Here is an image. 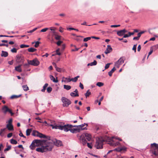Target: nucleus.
I'll use <instances>...</instances> for the list:
<instances>
[{"label":"nucleus","mask_w":158,"mask_h":158,"mask_svg":"<svg viewBox=\"0 0 158 158\" xmlns=\"http://www.w3.org/2000/svg\"><path fill=\"white\" fill-rule=\"evenodd\" d=\"M54 121L52 122L51 124L50 125L52 129H59L61 130H64L65 131L67 132L69 131L72 133L79 132L81 131L78 127L77 125H73L71 124H67L62 126L59 124L53 123Z\"/></svg>","instance_id":"1"},{"label":"nucleus","mask_w":158,"mask_h":158,"mask_svg":"<svg viewBox=\"0 0 158 158\" xmlns=\"http://www.w3.org/2000/svg\"><path fill=\"white\" fill-rule=\"evenodd\" d=\"M114 138V137H110L108 136H106L105 139H103L102 138H98L96 139L95 146L97 149L102 148H103V142L105 141L108 142V143L112 146H116L119 145H120L119 142H115L113 140V139Z\"/></svg>","instance_id":"2"},{"label":"nucleus","mask_w":158,"mask_h":158,"mask_svg":"<svg viewBox=\"0 0 158 158\" xmlns=\"http://www.w3.org/2000/svg\"><path fill=\"white\" fill-rule=\"evenodd\" d=\"M40 148H37L36 149L38 152L43 153L52 150L53 147V144L52 142H46L42 145Z\"/></svg>","instance_id":"3"},{"label":"nucleus","mask_w":158,"mask_h":158,"mask_svg":"<svg viewBox=\"0 0 158 158\" xmlns=\"http://www.w3.org/2000/svg\"><path fill=\"white\" fill-rule=\"evenodd\" d=\"M85 137L89 141H90L91 139V135L88 133H85L81 135L79 137V139L80 142L82 143L83 145H85L87 143V141L85 139Z\"/></svg>","instance_id":"4"},{"label":"nucleus","mask_w":158,"mask_h":158,"mask_svg":"<svg viewBox=\"0 0 158 158\" xmlns=\"http://www.w3.org/2000/svg\"><path fill=\"white\" fill-rule=\"evenodd\" d=\"M151 146L153 149L152 151V153L156 156H158V144L154 143L151 144Z\"/></svg>","instance_id":"5"},{"label":"nucleus","mask_w":158,"mask_h":158,"mask_svg":"<svg viewBox=\"0 0 158 158\" xmlns=\"http://www.w3.org/2000/svg\"><path fill=\"white\" fill-rule=\"evenodd\" d=\"M61 101L63 103L62 106L64 107H68L71 103L70 100L64 97L61 98Z\"/></svg>","instance_id":"6"},{"label":"nucleus","mask_w":158,"mask_h":158,"mask_svg":"<svg viewBox=\"0 0 158 158\" xmlns=\"http://www.w3.org/2000/svg\"><path fill=\"white\" fill-rule=\"evenodd\" d=\"M50 142L51 141L44 140H40L39 139H35L32 141V144L34 143H35L36 145V146H38L40 145L41 146L44 145V143H46V142Z\"/></svg>","instance_id":"7"},{"label":"nucleus","mask_w":158,"mask_h":158,"mask_svg":"<svg viewBox=\"0 0 158 158\" xmlns=\"http://www.w3.org/2000/svg\"><path fill=\"white\" fill-rule=\"evenodd\" d=\"M16 62L18 63H23L24 61V57L21 54H18L16 56Z\"/></svg>","instance_id":"8"},{"label":"nucleus","mask_w":158,"mask_h":158,"mask_svg":"<svg viewBox=\"0 0 158 158\" xmlns=\"http://www.w3.org/2000/svg\"><path fill=\"white\" fill-rule=\"evenodd\" d=\"M28 63L30 64L35 66H38L40 64V62L37 59H35L31 60H28Z\"/></svg>","instance_id":"9"},{"label":"nucleus","mask_w":158,"mask_h":158,"mask_svg":"<svg viewBox=\"0 0 158 158\" xmlns=\"http://www.w3.org/2000/svg\"><path fill=\"white\" fill-rule=\"evenodd\" d=\"M52 142L56 146H60L62 145L61 141L56 139H53Z\"/></svg>","instance_id":"10"},{"label":"nucleus","mask_w":158,"mask_h":158,"mask_svg":"<svg viewBox=\"0 0 158 158\" xmlns=\"http://www.w3.org/2000/svg\"><path fill=\"white\" fill-rule=\"evenodd\" d=\"M128 32L127 30L125 29H124L122 30H121L117 31V34L119 36H122L123 35L126 33Z\"/></svg>","instance_id":"11"},{"label":"nucleus","mask_w":158,"mask_h":158,"mask_svg":"<svg viewBox=\"0 0 158 158\" xmlns=\"http://www.w3.org/2000/svg\"><path fill=\"white\" fill-rule=\"evenodd\" d=\"M126 148L124 146H123L122 147H118V148L115 149L114 150L118 152H121L122 151H126Z\"/></svg>","instance_id":"12"},{"label":"nucleus","mask_w":158,"mask_h":158,"mask_svg":"<svg viewBox=\"0 0 158 158\" xmlns=\"http://www.w3.org/2000/svg\"><path fill=\"white\" fill-rule=\"evenodd\" d=\"M37 136L39 137L40 138H46L47 139L50 140V137L47 136L46 135L39 132L38 133V134L37 135Z\"/></svg>","instance_id":"13"},{"label":"nucleus","mask_w":158,"mask_h":158,"mask_svg":"<svg viewBox=\"0 0 158 158\" xmlns=\"http://www.w3.org/2000/svg\"><path fill=\"white\" fill-rule=\"evenodd\" d=\"M112 50V49L111 47V46L110 45H107V48L106 49V51L105 52V53L106 54H107Z\"/></svg>","instance_id":"14"},{"label":"nucleus","mask_w":158,"mask_h":158,"mask_svg":"<svg viewBox=\"0 0 158 158\" xmlns=\"http://www.w3.org/2000/svg\"><path fill=\"white\" fill-rule=\"evenodd\" d=\"M85 123H84V124H82L80 125H78L77 127H79V129L80 131L85 130L87 129L86 127H84L85 126Z\"/></svg>","instance_id":"15"},{"label":"nucleus","mask_w":158,"mask_h":158,"mask_svg":"<svg viewBox=\"0 0 158 158\" xmlns=\"http://www.w3.org/2000/svg\"><path fill=\"white\" fill-rule=\"evenodd\" d=\"M124 60L122 58H120L115 63H116L118 65H121L124 62Z\"/></svg>","instance_id":"16"},{"label":"nucleus","mask_w":158,"mask_h":158,"mask_svg":"<svg viewBox=\"0 0 158 158\" xmlns=\"http://www.w3.org/2000/svg\"><path fill=\"white\" fill-rule=\"evenodd\" d=\"M22 65H19L18 66H16L15 68V69L17 71L21 72H22V69L21 68Z\"/></svg>","instance_id":"17"},{"label":"nucleus","mask_w":158,"mask_h":158,"mask_svg":"<svg viewBox=\"0 0 158 158\" xmlns=\"http://www.w3.org/2000/svg\"><path fill=\"white\" fill-rule=\"evenodd\" d=\"M8 56V53L7 52L2 51L1 54L2 57H6Z\"/></svg>","instance_id":"18"},{"label":"nucleus","mask_w":158,"mask_h":158,"mask_svg":"<svg viewBox=\"0 0 158 158\" xmlns=\"http://www.w3.org/2000/svg\"><path fill=\"white\" fill-rule=\"evenodd\" d=\"M97 64V62L95 60H94L93 62H91L90 63H89L87 64V66H94L95 65Z\"/></svg>","instance_id":"19"},{"label":"nucleus","mask_w":158,"mask_h":158,"mask_svg":"<svg viewBox=\"0 0 158 158\" xmlns=\"http://www.w3.org/2000/svg\"><path fill=\"white\" fill-rule=\"evenodd\" d=\"M50 79L52 81L54 82L57 83L58 82V81L57 79L56 80L54 77L52 75H50ZM56 79H57V77H56Z\"/></svg>","instance_id":"20"},{"label":"nucleus","mask_w":158,"mask_h":158,"mask_svg":"<svg viewBox=\"0 0 158 158\" xmlns=\"http://www.w3.org/2000/svg\"><path fill=\"white\" fill-rule=\"evenodd\" d=\"M116 70V69L114 67L111 71L108 72V75L110 77L112 75V73Z\"/></svg>","instance_id":"21"},{"label":"nucleus","mask_w":158,"mask_h":158,"mask_svg":"<svg viewBox=\"0 0 158 158\" xmlns=\"http://www.w3.org/2000/svg\"><path fill=\"white\" fill-rule=\"evenodd\" d=\"M37 49L33 48H31L27 49L28 51L29 52H34L36 51Z\"/></svg>","instance_id":"22"},{"label":"nucleus","mask_w":158,"mask_h":158,"mask_svg":"<svg viewBox=\"0 0 158 158\" xmlns=\"http://www.w3.org/2000/svg\"><path fill=\"white\" fill-rule=\"evenodd\" d=\"M36 145L35 143H34L32 144V143L31 144L30 146V148L32 150H34L35 149V147L37 146H36Z\"/></svg>","instance_id":"23"},{"label":"nucleus","mask_w":158,"mask_h":158,"mask_svg":"<svg viewBox=\"0 0 158 158\" xmlns=\"http://www.w3.org/2000/svg\"><path fill=\"white\" fill-rule=\"evenodd\" d=\"M64 88L66 90H68L71 89V86L69 85H64Z\"/></svg>","instance_id":"24"},{"label":"nucleus","mask_w":158,"mask_h":158,"mask_svg":"<svg viewBox=\"0 0 158 158\" xmlns=\"http://www.w3.org/2000/svg\"><path fill=\"white\" fill-rule=\"evenodd\" d=\"M21 96V94H20L19 95H13L11 96L10 97V98L12 99H13L14 98H17L19 97H20Z\"/></svg>","instance_id":"25"},{"label":"nucleus","mask_w":158,"mask_h":158,"mask_svg":"<svg viewBox=\"0 0 158 158\" xmlns=\"http://www.w3.org/2000/svg\"><path fill=\"white\" fill-rule=\"evenodd\" d=\"M22 87L24 91H27L29 90V88L27 85H23L22 86Z\"/></svg>","instance_id":"26"},{"label":"nucleus","mask_w":158,"mask_h":158,"mask_svg":"<svg viewBox=\"0 0 158 158\" xmlns=\"http://www.w3.org/2000/svg\"><path fill=\"white\" fill-rule=\"evenodd\" d=\"M39 132L33 130L32 133V135L34 136H37Z\"/></svg>","instance_id":"27"},{"label":"nucleus","mask_w":158,"mask_h":158,"mask_svg":"<svg viewBox=\"0 0 158 158\" xmlns=\"http://www.w3.org/2000/svg\"><path fill=\"white\" fill-rule=\"evenodd\" d=\"M31 131V129H27L26 130V135L28 136L30 135V133Z\"/></svg>","instance_id":"28"},{"label":"nucleus","mask_w":158,"mask_h":158,"mask_svg":"<svg viewBox=\"0 0 158 158\" xmlns=\"http://www.w3.org/2000/svg\"><path fill=\"white\" fill-rule=\"evenodd\" d=\"M48 84L47 83H46L44 85L43 87V89L41 90V91L42 92H44L46 89V87L48 86Z\"/></svg>","instance_id":"29"},{"label":"nucleus","mask_w":158,"mask_h":158,"mask_svg":"<svg viewBox=\"0 0 158 158\" xmlns=\"http://www.w3.org/2000/svg\"><path fill=\"white\" fill-rule=\"evenodd\" d=\"M12 121V119L11 118L9 119V120L8 121V123L7 125H6V127H8L10 125L11 127H12V124H11V123Z\"/></svg>","instance_id":"30"},{"label":"nucleus","mask_w":158,"mask_h":158,"mask_svg":"<svg viewBox=\"0 0 158 158\" xmlns=\"http://www.w3.org/2000/svg\"><path fill=\"white\" fill-rule=\"evenodd\" d=\"M3 110H4V113H6L8 111L9 108L6 106H4L2 108Z\"/></svg>","instance_id":"31"},{"label":"nucleus","mask_w":158,"mask_h":158,"mask_svg":"<svg viewBox=\"0 0 158 158\" xmlns=\"http://www.w3.org/2000/svg\"><path fill=\"white\" fill-rule=\"evenodd\" d=\"M10 141L11 143L13 144H16L17 143V142L13 139H10Z\"/></svg>","instance_id":"32"},{"label":"nucleus","mask_w":158,"mask_h":158,"mask_svg":"<svg viewBox=\"0 0 158 158\" xmlns=\"http://www.w3.org/2000/svg\"><path fill=\"white\" fill-rule=\"evenodd\" d=\"M70 95L71 96L73 97H76L78 96H79L78 93L76 94L74 92L71 93L70 94Z\"/></svg>","instance_id":"33"},{"label":"nucleus","mask_w":158,"mask_h":158,"mask_svg":"<svg viewBox=\"0 0 158 158\" xmlns=\"http://www.w3.org/2000/svg\"><path fill=\"white\" fill-rule=\"evenodd\" d=\"M89 90H88L86 93L85 94V95L86 97V98H87V97L89 95L91 94V92H90L89 91Z\"/></svg>","instance_id":"34"},{"label":"nucleus","mask_w":158,"mask_h":158,"mask_svg":"<svg viewBox=\"0 0 158 158\" xmlns=\"http://www.w3.org/2000/svg\"><path fill=\"white\" fill-rule=\"evenodd\" d=\"M29 47V45H25L24 44H22L20 45V47L21 48H27Z\"/></svg>","instance_id":"35"},{"label":"nucleus","mask_w":158,"mask_h":158,"mask_svg":"<svg viewBox=\"0 0 158 158\" xmlns=\"http://www.w3.org/2000/svg\"><path fill=\"white\" fill-rule=\"evenodd\" d=\"M104 85V84L101 82H98L96 84V85L99 87H101Z\"/></svg>","instance_id":"36"},{"label":"nucleus","mask_w":158,"mask_h":158,"mask_svg":"<svg viewBox=\"0 0 158 158\" xmlns=\"http://www.w3.org/2000/svg\"><path fill=\"white\" fill-rule=\"evenodd\" d=\"M40 43V42L38 41L35 42V44L34 45V47L35 48L38 47L39 46V44Z\"/></svg>","instance_id":"37"},{"label":"nucleus","mask_w":158,"mask_h":158,"mask_svg":"<svg viewBox=\"0 0 158 158\" xmlns=\"http://www.w3.org/2000/svg\"><path fill=\"white\" fill-rule=\"evenodd\" d=\"M11 146L10 145H7V148L4 149V151H8L11 149Z\"/></svg>","instance_id":"38"},{"label":"nucleus","mask_w":158,"mask_h":158,"mask_svg":"<svg viewBox=\"0 0 158 158\" xmlns=\"http://www.w3.org/2000/svg\"><path fill=\"white\" fill-rule=\"evenodd\" d=\"M91 37H87L85 38L83 40V41L84 42H86L89 40L91 39Z\"/></svg>","instance_id":"39"},{"label":"nucleus","mask_w":158,"mask_h":158,"mask_svg":"<svg viewBox=\"0 0 158 158\" xmlns=\"http://www.w3.org/2000/svg\"><path fill=\"white\" fill-rule=\"evenodd\" d=\"M60 49L59 48H58L56 51V54L57 55H61V53L59 52Z\"/></svg>","instance_id":"40"},{"label":"nucleus","mask_w":158,"mask_h":158,"mask_svg":"<svg viewBox=\"0 0 158 158\" xmlns=\"http://www.w3.org/2000/svg\"><path fill=\"white\" fill-rule=\"evenodd\" d=\"M8 130L10 131H11L13 130V125H12V127H11L10 125L8 127H6Z\"/></svg>","instance_id":"41"},{"label":"nucleus","mask_w":158,"mask_h":158,"mask_svg":"<svg viewBox=\"0 0 158 158\" xmlns=\"http://www.w3.org/2000/svg\"><path fill=\"white\" fill-rule=\"evenodd\" d=\"M137 45V44L134 45L132 49V50L134 51L135 52H136V48Z\"/></svg>","instance_id":"42"},{"label":"nucleus","mask_w":158,"mask_h":158,"mask_svg":"<svg viewBox=\"0 0 158 158\" xmlns=\"http://www.w3.org/2000/svg\"><path fill=\"white\" fill-rule=\"evenodd\" d=\"M11 51L12 53H16L17 52V49L15 48H13L11 49Z\"/></svg>","instance_id":"43"},{"label":"nucleus","mask_w":158,"mask_h":158,"mask_svg":"<svg viewBox=\"0 0 158 158\" xmlns=\"http://www.w3.org/2000/svg\"><path fill=\"white\" fill-rule=\"evenodd\" d=\"M52 89L51 87H48L47 89V91L48 93H50L52 91Z\"/></svg>","instance_id":"44"},{"label":"nucleus","mask_w":158,"mask_h":158,"mask_svg":"<svg viewBox=\"0 0 158 158\" xmlns=\"http://www.w3.org/2000/svg\"><path fill=\"white\" fill-rule=\"evenodd\" d=\"M56 70L60 72H61L62 71V69L58 67L57 66H56V67L55 68Z\"/></svg>","instance_id":"45"},{"label":"nucleus","mask_w":158,"mask_h":158,"mask_svg":"<svg viewBox=\"0 0 158 158\" xmlns=\"http://www.w3.org/2000/svg\"><path fill=\"white\" fill-rule=\"evenodd\" d=\"M48 29L49 28H45L41 30L40 31L41 32H46Z\"/></svg>","instance_id":"46"},{"label":"nucleus","mask_w":158,"mask_h":158,"mask_svg":"<svg viewBox=\"0 0 158 158\" xmlns=\"http://www.w3.org/2000/svg\"><path fill=\"white\" fill-rule=\"evenodd\" d=\"M110 64H111V63H107V64H106L105 66V69H107L108 68H109L110 66Z\"/></svg>","instance_id":"47"},{"label":"nucleus","mask_w":158,"mask_h":158,"mask_svg":"<svg viewBox=\"0 0 158 158\" xmlns=\"http://www.w3.org/2000/svg\"><path fill=\"white\" fill-rule=\"evenodd\" d=\"M77 38H75V40L77 41H79L80 40V38H78V37H83L82 36H77Z\"/></svg>","instance_id":"48"},{"label":"nucleus","mask_w":158,"mask_h":158,"mask_svg":"<svg viewBox=\"0 0 158 158\" xmlns=\"http://www.w3.org/2000/svg\"><path fill=\"white\" fill-rule=\"evenodd\" d=\"M87 143V145L88 148H89L91 149L92 148V146L91 145V143Z\"/></svg>","instance_id":"49"},{"label":"nucleus","mask_w":158,"mask_h":158,"mask_svg":"<svg viewBox=\"0 0 158 158\" xmlns=\"http://www.w3.org/2000/svg\"><path fill=\"white\" fill-rule=\"evenodd\" d=\"M5 129L4 128V129H1V131L0 132V135H1L2 136H3L2 134V133L3 132L5 131Z\"/></svg>","instance_id":"50"},{"label":"nucleus","mask_w":158,"mask_h":158,"mask_svg":"<svg viewBox=\"0 0 158 158\" xmlns=\"http://www.w3.org/2000/svg\"><path fill=\"white\" fill-rule=\"evenodd\" d=\"M72 81L74 82H76L77 81V77H75L74 78H72Z\"/></svg>","instance_id":"51"},{"label":"nucleus","mask_w":158,"mask_h":158,"mask_svg":"<svg viewBox=\"0 0 158 158\" xmlns=\"http://www.w3.org/2000/svg\"><path fill=\"white\" fill-rule=\"evenodd\" d=\"M61 36L59 35H56L55 38L56 40H59L60 39Z\"/></svg>","instance_id":"52"},{"label":"nucleus","mask_w":158,"mask_h":158,"mask_svg":"<svg viewBox=\"0 0 158 158\" xmlns=\"http://www.w3.org/2000/svg\"><path fill=\"white\" fill-rule=\"evenodd\" d=\"M8 46L9 45L8 44H0V46H6L7 47H8Z\"/></svg>","instance_id":"53"},{"label":"nucleus","mask_w":158,"mask_h":158,"mask_svg":"<svg viewBox=\"0 0 158 158\" xmlns=\"http://www.w3.org/2000/svg\"><path fill=\"white\" fill-rule=\"evenodd\" d=\"M65 79L67 80V82H69L72 81V79L68 78H65Z\"/></svg>","instance_id":"54"},{"label":"nucleus","mask_w":158,"mask_h":158,"mask_svg":"<svg viewBox=\"0 0 158 158\" xmlns=\"http://www.w3.org/2000/svg\"><path fill=\"white\" fill-rule=\"evenodd\" d=\"M63 42L61 41H58L57 43H56V44H57V45L58 46H60L61 44Z\"/></svg>","instance_id":"55"},{"label":"nucleus","mask_w":158,"mask_h":158,"mask_svg":"<svg viewBox=\"0 0 158 158\" xmlns=\"http://www.w3.org/2000/svg\"><path fill=\"white\" fill-rule=\"evenodd\" d=\"M19 135L21 136V137H23V138H26V137L25 136H24L23 133H22V132H20V133H19Z\"/></svg>","instance_id":"56"},{"label":"nucleus","mask_w":158,"mask_h":158,"mask_svg":"<svg viewBox=\"0 0 158 158\" xmlns=\"http://www.w3.org/2000/svg\"><path fill=\"white\" fill-rule=\"evenodd\" d=\"M120 26V25H112L110 26V27H119V26Z\"/></svg>","instance_id":"57"},{"label":"nucleus","mask_w":158,"mask_h":158,"mask_svg":"<svg viewBox=\"0 0 158 158\" xmlns=\"http://www.w3.org/2000/svg\"><path fill=\"white\" fill-rule=\"evenodd\" d=\"M68 29L69 30H75V31H78V29H75V28H72V27L69 28Z\"/></svg>","instance_id":"58"},{"label":"nucleus","mask_w":158,"mask_h":158,"mask_svg":"<svg viewBox=\"0 0 158 158\" xmlns=\"http://www.w3.org/2000/svg\"><path fill=\"white\" fill-rule=\"evenodd\" d=\"M79 86L81 88V89H84L83 85L81 82L80 83Z\"/></svg>","instance_id":"59"},{"label":"nucleus","mask_w":158,"mask_h":158,"mask_svg":"<svg viewBox=\"0 0 158 158\" xmlns=\"http://www.w3.org/2000/svg\"><path fill=\"white\" fill-rule=\"evenodd\" d=\"M12 135V133H10L8 134L7 135V137L8 138H10L11 137Z\"/></svg>","instance_id":"60"},{"label":"nucleus","mask_w":158,"mask_h":158,"mask_svg":"<svg viewBox=\"0 0 158 158\" xmlns=\"http://www.w3.org/2000/svg\"><path fill=\"white\" fill-rule=\"evenodd\" d=\"M65 45L64 44H63L61 46V49L62 50H63L65 48Z\"/></svg>","instance_id":"61"},{"label":"nucleus","mask_w":158,"mask_h":158,"mask_svg":"<svg viewBox=\"0 0 158 158\" xmlns=\"http://www.w3.org/2000/svg\"><path fill=\"white\" fill-rule=\"evenodd\" d=\"M141 48V45H139L138 46V47L137 48V50L138 52H139Z\"/></svg>","instance_id":"62"},{"label":"nucleus","mask_w":158,"mask_h":158,"mask_svg":"<svg viewBox=\"0 0 158 158\" xmlns=\"http://www.w3.org/2000/svg\"><path fill=\"white\" fill-rule=\"evenodd\" d=\"M8 63L9 64H10V65H12V64H13V60H12L11 61H9L8 62Z\"/></svg>","instance_id":"63"},{"label":"nucleus","mask_w":158,"mask_h":158,"mask_svg":"<svg viewBox=\"0 0 158 158\" xmlns=\"http://www.w3.org/2000/svg\"><path fill=\"white\" fill-rule=\"evenodd\" d=\"M117 158H128L125 156H120L118 157Z\"/></svg>","instance_id":"64"}]
</instances>
